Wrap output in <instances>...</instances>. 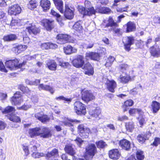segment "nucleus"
<instances>
[{"label":"nucleus","instance_id":"1","mask_svg":"<svg viewBox=\"0 0 160 160\" xmlns=\"http://www.w3.org/2000/svg\"><path fill=\"white\" fill-rule=\"evenodd\" d=\"M23 60L21 63H19V59L15 58L13 59L7 60L5 65L7 68L11 70L17 69L24 66L28 62L34 59V58L33 56L28 55L23 56Z\"/></svg>","mask_w":160,"mask_h":160},{"label":"nucleus","instance_id":"2","mask_svg":"<svg viewBox=\"0 0 160 160\" xmlns=\"http://www.w3.org/2000/svg\"><path fill=\"white\" fill-rule=\"evenodd\" d=\"M84 7L78 6V10L83 17L86 16L90 17L95 15L97 12L96 9L92 5L91 2L88 0L84 2Z\"/></svg>","mask_w":160,"mask_h":160},{"label":"nucleus","instance_id":"3","mask_svg":"<svg viewBox=\"0 0 160 160\" xmlns=\"http://www.w3.org/2000/svg\"><path fill=\"white\" fill-rule=\"evenodd\" d=\"M98 152L97 147L94 143L89 144L85 148L84 157L86 160H92Z\"/></svg>","mask_w":160,"mask_h":160},{"label":"nucleus","instance_id":"4","mask_svg":"<svg viewBox=\"0 0 160 160\" xmlns=\"http://www.w3.org/2000/svg\"><path fill=\"white\" fill-rule=\"evenodd\" d=\"M80 94L81 99L85 103L88 104L95 99V96L91 90L85 88L81 89Z\"/></svg>","mask_w":160,"mask_h":160},{"label":"nucleus","instance_id":"5","mask_svg":"<svg viewBox=\"0 0 160 160\" xmlns=\"http://www.w3.org/2000/svg\"><path fill=\"white\" fill-rule=\"evenodd\" d=\"M73 109L78 115L84 116L87 113L86 106L79 101H76L73 103Z\"/></svg>","mask_w":160,"mask_h":160},{"label":"nucleus","instance_id":"6","mask_svg":"<svg viewBox=\"0 0 160 160\" xmlns=\"http://www.w3.org/2000/svg\"><path fill=\"white\" fill-rule=\"evenodd\" d=\"M76 9L74 6H71L68 4H65V9H62V12L61 13L63 14V16L67 19L71 20L73 19L75 15Z\"/></svg>","mask_w":160,"mask_h":160},{"label":"nucleus","instance_id":"7","mask_svg":"<svg viewBox=\"0 0 160 160\" xmlns=\"http://www.w3.org/2000/svg\"><path fill=\"white\" fill-rule=\"evenodd\" d=\"M41 25L47 31L50 32L56 27L54 20L51 19L43 18L40 22Z\"/></svg>","mask_w":160,"mask_h":160},{"label":"nucleus","instance_id":"8","mask_svg":"<svg viewBox=\"0 0 160 160\" xmlns=\"http://www.w3.org/2000/svg\"><path fill=\"white\" fill-rule=\"evenodd\" d=\"M26 29L31 35H37L41 32V27L32 23H29V25L26 27Z\"/></svg>","mask_w":160,"mask_h":160},{"label":"nucleus","instance_id":"9","mask_svg":"<svg viewBox=\"0 0 160 160\" xmlns=\"http://www.w3.org/2000/svg\"><path fill=\"white\" fill-rule=\"evenodd\" d=\"M85 62L83 56L78 55L72 61V64L77 68H82Z\"/></svg>","mask_w":160,"mask_h":160},{"label":"nucleus","instance_id":"10","mask_svg":"<svg viewBox=\"0 0 160 160\" xmlns=\"http://www.w3.org/2000/svg\"><path fill=\"white\" fill-rule=\"evenodd\" d=\"M125 38V42L123 44L124 49L126 51L129 52L131 49V46L134 43V38L133 36H130L126 37Z\"/></svg>","mask_w":160,"mask_h":160},{"label":"nucleus","instance_id":"11","mask_svg":"<svg viewBox=\"0 0 160 160\" xmlns=\"http://www.w3.org/2000/svg\"><path fill=\"white\" fill-rule=\"evenodd\" d=\"M149 50L151 56L156 58L160 57V47L158 45H154L151 46Z\"/></svg>","mask_w":160,"mask_h":160},{"label":"nucleus","instance_id":"12","mask_svg":"<svg viewBox=\"0 0 160 160\" xmlns=\"http://www.w3.org/2000/svg\"><path fill=\"white\" fill-rule=\"evenodd\" d=\"M108 155L109 158L113 160H117L121 156V152L118 148L112 149L109 151Z\"/></svg>","mask_w":160,"mask_h":160},{"label":"nucleus","instance_id":"13","mask_svg":"<svg viewBox=\"0 0 160 160\" xmlns=\"http://www.w3.org/2000/svg\"><path fill=\"white\" fill-rule=\"evenodd\" d=\"M22 95L20 92L16 91L10 99L12 105H16L20 104Z\"/></svg>","mask_w":160,"mask_h":160},{"label":"nucleus","instance_id":"14","mask_svg":"<svg viewBox=\"0 0 160 160\" xmlns=\"http://www.w3.org/2000/svg\"><path fill=\"white\" fill-rule=\"evenodd\" d=\"M105 84L106 89L110 92L114 93L115 92V89L117 87V83L114 80L108 79Z\"/></svg>","mask_w":160,"mask_h":160},{"label":"nucleus","instance_id":"15","mask_svg":"<svg viewBox=\"0 0 160 160\" xmlns=\"http://www.w3.org/2000/svg\"><path fill=\"white\" fill-rule=\"evenodd\" d=\"M89 114L90 117L93 118L94 120L100 119L102 116L100 109L98 108L90 111Z\"/></svg>","mask_w":160,"mask_h":160},{"label":"nucleus","instance_id":"16","mask_svg":"<svg viewBox=\"0 0 160 160\" xmlns=\"http://www.w3.org/2000/svg\"><path fill=\"white\" fill-rule=\"evenodd\" d=\"M118 144L122 150L129 151L131 148V143L128 140L123 138L119 141Z\"/></svg>","mask_w":160,"mask_h":160},{"label":"nucleus","instance_id":"17","mask_svg":"<svg viewBox=\"0 0 160 160\" xmlns=\"http://www.w3.org/2000/svg\"><path fill=\"white\" fill-rule=\"evenodd\" d=\"M125 27V32L129 33L135 32L136 30V26L134 22L129 21L124 26Z\"/></svg>","mask_w":160,"mask_h":160},{"label":"nucleus","instance_id":"18","mask_svg":"<svg viewBox=\"0 0 160 160\" xmlns=\"http://www.w3.org/2000/svg\"><path fill=\"white\" fill-rule=\"evenodd\" d=\"M82 69L87 70L84 72L85 74L89 76L93 75L94 73V68L89 62H88L86 63H84Z\"/></svg>","mask_w":160,"mask_h":160},{"label":"nucleus","instance_id":"19","mask_svg":"<svg viewBox=\"0 0 160 160\" xmlns=\"http://www.w3.org/2000/svg\"><path fill=\"white\" fill-rule=\"evenodd\" d=\"M21 8L19 6L15 4L9 8L8 12L11 15H16L21 12Z\"/></svg>","mask_w":160,"mask_h":160},{"label":"nucleus","instance_id":"20","mask_svg":"<svg viewBox=\"0 0 160 160\" xmlns=\"http://www.w3.org/2000/svg\"><path fill=\"white\" fill-rule=\"evenodd\" d=\"M58 64L54 60L49 59L47 61L45 67L51 71H55L57 68Z\"/></svg>","mask_w":160,"mask_h":160},{"label":"nucleus","instance_id":"21","mask_svg":"<svg viewBox=\"0 0 160 160\" xmlns=\"http://www.w3.org/2000/svg\"><path fill=\"white\" fill-rule=\"evenodd\" d=\"M101 57V56L99 53L94 52H87L85 54L86 58H89L94 61H99L100 60Z\"/></svg>","mask_w":160,"mask_h":160},{"label":"nucleus","instance_id":"22","mask_svg":"<svg viewBox=\"0 0 160 160\" xmlns=\"http://www.w3.org/2000/svg\"><path fill=\"white\" fill-rule=\"evenodd\" d=\"M40 138H47L51 137L52 136V133L51 130L48 128L44 127L42 129V132H40Z\"/></svg>","mask_w":160,"mask_h":160},{"label":"nucleus","instance_id":"23","mask_svg":"<svg viewBox=\"0 0 160 160\" xmlns=\"http://www.w3.org/2000/svg\"><path fill=\"white\" fill-rule=\"evenodd\" d=\"M35 117L38 120L43 123H46L50 120V118L48 115L44 114H41L40 112H38L35 114Z\"/></svg>","mask_w":160,"mask_h":160},{"label":"nucleus","instance_id":"24","mask_svg":"<svg viewBox=\"0 0 160 160\" xmlns=\"http://www.w3.org/2000/svg\"><path fill=\"white\" fill-rule=\"evenodd\" d=\"M134 104L133 101L131 99H128L124 101L122 103L121 108L123 112L127 111L129 108L132 107Z\"/></svg>","mask_w":160,"mask_h":160},{"label":"nucleus","instance_id":"25","mask_svg":"<svg viewBox=\"0 0 160 160\" xmlns=\"http://www.w3.org/2000/svg\"><path fill=\"white\" fill-rule=\"evenodd\" d=\"M40 130L41 128L39 127H36L29 129L28 131L29 137L32 138L35 137L39 136Z\"/></svg>","mask_w":160,"mask_h":160},{"label":"nucleus","instance_id":"26","mask_svg":"<svg viewBox=\"0 0 160 160\" xmlns=\"http://www.w3.org/2000/svg\"><path fill=\"white\" fill-rule=\"evenodd\" d=\"M51 3L49 0H41L40 6L41 7L42 11L47 12L51 8Z\"/></svg>","mask_w":160,"mask_h":160},{"label":"nucleus","instance_id":"27","mask_svg":"<svg viewBox=\"0 0 160 160\" xmlns=\"http://www.w3.org/2000/svg\"><path fill=\"white\" fill-rule=\"evenodd\" d=\"M18 89L20 90L22 94H25L27 96H30L31 94V90L27 86H24L22 84L18 85Z\"/></svg>","mask_w":160,"mask_h":160},{"label":"nucleus","instance_id":"28","mask_svg":"<svg viewBox=\"0 0 160 160\" xmlns=\"http://www.w3.org/2000/svg\"><path fill=\"white\" fill-rule=\"evenodd\" d=\"M56 38L57 40L61 44H63L69 42L70 36L66 34H59Z\"/></svg>","mask_w":160,"mask_h":160},{"label":"nucleus","instance_id":"29","mask_svg":"<svg viewBox=\"0 0 160 160\" xmlns=\"http://www.w3.org/2000/svg\"><path fill=\"white\" fill-rule=\"evenodd\" d=\"M149 134L147 132L146 133L143 132L138 135L137 137V140L140 143L143 144L146 140L149 139Z\"/></svg>","mask_w":160,"mask_h":160},{"label":"nucleus","instance_id":"30","mask_svg":"<svg viewBox=\"0 0 160 160\" xmlns=\"http://www.w3.org/2000/svg\"><path fill=\"white\" fill-rule=\"evenodd\" d=\"M64 150L66 153L71 156H73L76 154L75 150L71 144L66 145Z\"/></svg>","mask_w":160,"mask_h":160},{"label":"nucleus","instance_id":"31","mask_svg":"<svg viewBox=\"0 0 160 160\" xmlns=\"http://www.w3.org/2000/svg\"><path fill=\"white\" fill-rule=\"evenodd\" d=\"M118 79L120 83L123 84L128 83L132 80L131 77L127 74H126L124 76L120 75L118 77Z\"/></svg>","mask_w":160,"mask_h":160},{"label":"nucleus","instance_id":"32","mask_svg":"<svg viewBox=\"0 0 160 160\" xmlns=\"http://www.w3.org/2000/svg\"><path fill=\"white\" fill-rule=\"evenodd\" d=\"M108 23L105 25H103V28H107L109 27H117L119 26V24L115 22L112 17L109 16L108 20Z\"/></svg>","mask_w":160,"mask_h":160},{"label":"nucleus","instance_id":"33","mask_svg":"<svg viewBox=\"0 0 160 160\" xmlns=\"http://www.w3.org/2000/svg\"><path fill=\"white\" fill-rule=\"evenodd\" d=\"M6 117L10 121L15 123H20L21 119L20 117L15 114L11 113L7 115Z\"/></svg>","mask_w":160,"mask_h":160},{"label":"nucleus","instance_id":"34","mask_svg":"<svg viewBox=\"0 0 160 160\" xmlns=\"http://www.w3.org/2000/svg\"><path fill=\"white\" fill-rule=\"evenodd\" d=\"M64 52L66 55H70L72 53H76L77 49L74 48L70 45H68L63 48Z\"/></svg>","mask_w":160,"mask_h":160},{"label":"nucleus","instance_id":"35","mask_svg":"<svg viewBox=\"0 0 160 160\" xmlns=\"http://www.w3.org/2000/svg\"><path fill=\"white\" fill-rule=\"evenodd\" d=\"M78 131L81 134L82 136H87V133L88 134L90 132V129L88 128H84L82 124L79 125L78 127Z\"/></svg>","mask_w":160,"mask_h":160},{"label":"nucleus","instance_id":"36","mask_svg":"<svg viewBox=\"0 0 160 160\" xmlns=\"http://www.w3.org/2000/svg\"><path fill=\"white\" fill-rule=\"evenodd\" d=\"M28 47L25 45L19 44L16 45L13 48L15 53L18 54L25 51Z\"/></svg>","mask_w":160,"mask_h":160},{"label":"nucleus","instance_id":"37","mask_svg":"<svg viewBox=\"0 0 160 160\" xmlns=\"http://www.w3.org/2000/svg\"><path fill=\"white\" fill-rule=\"evenodd\" d=\"M115 59V58L112 56H109L108 57L104 59L105 62L104 66L107 68L110 67Z\"/></svg>","mask_w":160,"mask_h":160},{"label":"nucleus","instance_id":"38","mask_svg":"<svg viewBox=\"0 0 160 160\" xmlns=\"http://www.w3.org/2000/svg\"><path fill=\"white\" fill-rule=\"evenodd\" d=\"M56 8L60 12H62L63 3L62 0H52Z\"/></svg>","mask_w":160,"mask_h":160},{"label":"nucleus","instance_id":"39","mask_svg":"<svg viewBox=\"0 0 160 160\" xmlns=\"http://www.w3.org/2000/svg\"><path fill=\"white\" fill-rule=\"evenodd\" d=\"M151 110L153 113H157L160 109V103L155 101L152 102L151 104Z\"/></svg>","mask_w":160,"mask_h":160},{"label":"nucleus","instance_id":"40","mask_svg":"<svg viewBox=\"0 0 160 160\" xmlns=\"http://www.w3.org/2000/svg\"><path fill=\"white\" fill-rule=\"evenodd\" d=\"M17 39V35L14 34L10 33L4 35L2 39L5 42H11L15 41Z\"/></svg>","mask_w":160,"mask_h":160},{"label":"nucleus","instance_id":"41","mask_svg":"<svg viewBox=\"0 0 160 160\" xmlns=\"http://www.w3.org/2000/svg\"><path fill=\"white\" fill-rule=\"evenodd\" d=\"M38 88L42 90L48 91L52 94L54 92V90L53 88L49 85H44L42 83L38 85Z\"/></svg>","mask_w":160,"mask_h":160},{"label":"nucleus","instance_id":"42","mask_svg":"<svg viewBox=\"0 0 160 160\" xmlns=\"http://www.w3.org/2000/svg\"><path fill=\"white\" fill-rule=\"evenodd\" d=\"M136 113L139 114H142L144 113L143 112L140 108H131L128 110V113L131 116H134Z\"/></svg>","mask_w":160,"mask_h":160},{"label":"nucleus","instance_id":"43","mask_svg":"<svg viewBox=\"0 0 160 160\" xmlns=\"http://www.w3.org/2000/svg\"><path fill=\"white\" fill-rule=\"evenodd\" d=\"M50 13L53 17L56 18L57 21L59 24L62 23V19L61 15L58 13H57L54 10L51 9Z\"/></svg>","mask_w":160,"mask_h":160},{"label":"nucleus","instance_id":"44","mask_svg":"<svg viewBox=\"0 0 160 160\" xmlns=\"http://www.w3.org/2000/svg\"><path fill=\"white\" fill-rule=\"evenodd\" d=\"M125 126L127 131L132 132L134 128V122L132 121L126 122L125 123Z\"/></svg>","mask_w":160,"mask_h":160},{"label":"nucleus","instance_id":"45","mask_svg":"<svg viewBox=\"0 0 160 160\" xmlns=\"http://www.w3.org/2000/svg\"><path fill=\"white\" fill-rule=\"evenodd\" d=\"M80 121L77 119H67L66 120L62 122V123L65 126L71 127L73 126V124L71 122H74L78 123H80Z\"/></svg>","mask_w":160,"mask_h":160},{"label":"nucleus","instance_id":"46","mask_svg":"<svg viewBox=\"0 0 160 160\" xmlns=\"http://www.w3.org/2000/svg\"><path fill=\"white\" fill-rule=\"evenodd\" d=\"M58 150L54 148L50 152H48L46 154V157L48 158L55 157V156H58Z\"/></svg>","mask_w":160,"mask_h":160},{"label":"nucleus","instance_id":"47","mask_svg":"<svg viewBox=\"0 0 160 160\" xmlns=\"http://www.w3.org/2000/svg\"><path fill=\"white\" fill-rule=\"evenodd\" d=\"M136 158L137 160H144L145 155L144 152L141 150H138L135 152Z\"/></svg>","mask_w":160,"mask_h":160},{"label":"nucleus","instance_id":"48","mask_svg":"<svg viewBox=\"0 0 160 160\" xmlns=\"http://www.w3.org/2000/svg\"><path fill=\"white\" fill-rule=\"evenodd\" d=\"M97 147L99 149H101L104 148L107 146V144L102 140H100L95 142Z\"/></svg>","mask_w":160,"mask_h":160},{"label":"nucleus","instance_id":"49","mask_svg":"<svg viewBox=\"0 0 160 160\" xmlns=\"http://www.w3.org/2000/svg\"><path fill=\"white\" fill-rule=\"evenodd\" d=\"M74 30L78 32H80L82 31L83 29L81 25V21H78L74 24L73 27Z\"/></svg>","mask_w":160,"mask_h":160},{"label":"nucleus","instance_id":"50","mask_svg":"<svg viewBox=\"0 0 160 160\" xmlns=\"http://www.w3.org/2000/svg\"><path fill=\"white\" fill-rule=\"evenodd\" d=\"M15 111L14 107L8 106L6 107L2 112L3 114H7L12 112H15Z\"/></svg>","mask_w":160,"mask_h":160},{"label":"nucleus","instance_id":"51","mask_svg":"<svg viewBox=\"0 0 160 160\" xmlns=\"http://www.w3.org/2000/svg\"><path fill=\"white\" fill-rule=\"evenodd\" d=\"M58 60L59 65L61 67L67 68L69 66L70 64L68 62H64L61 58H59Z\"/></svg>","mask_w":160,"mask_h":160},{"label":"nucleus","instance_id":"52","mask_svg":"<svg viewBox=\"0 0 160 160\" xmlns=\"http://www.w3.org/2000/svg\"><path fill=\"white\" fill-rule=\"evenodd\" d=\"M37 2L36 0H31L29 2L28 6L29 8L31 9H33L37 7Z\"/></svg>","mask_w":160,"mask_h":160},{"label":"nucleus","instance_id":"53","mask_svg":"<svg viewBox=\"0 0 160 160\" xmlns=\"http://www.w3.org/2000/svg\"><path fill=\"white\" fill-rule=\"evenodd\" d=\"M30 150L31 152H32V155L33 157L36 158H37L36 156H35L36 155L38 154V153H36L37 151V148L35 145H33L32 147L30 148Z\"/></svg>","mask_w":160,"mask_h":160},{"label":"nucleus","instance_id":"54","mask_svg":"<svg viewBox=\"0 0 160 160\" xmlns=\"http://www.w3.org/2000/svg\"><path fill=\"white\" fill-rule=\"evenodd\" d=\"M113 32L114 34H116L117 36H122V32L120 28H114L113 29Z\"/></svg>","mask_w":160,"mask_h":160},{"label":"nucleus","instance_id":"55","mask_svg":"<svg viewBox=\"0 0 160 160\" xmlns=\"http://www.w3.org/2000/svg\"><path fill=\"white\" fill-rule=\"evenodd\" d=\"M159 144H160V138L155 137L154 138L153 142L151 145L153 146L156 147Z\"/></svg>","mask_w":160,"mask_h":160},{"label":"nucleus","instance_id":"56","mask_svg":"<svg viewBox=\"0 0 160 160\" xmlns=\"http://www.w3.org/2000/svg\"><path fill=\"white\" fill-rule=\"evenodd\" d=\"M74 141L79 147H81V145L84 142V141L79 137H77Z\"/></svg>","mask_w":160,"mask_h":160},{"label":"nucleus","instance_id":"57","mask_svg":"<svg viewBox=\"0 0 160 160\" xmlns=\"http://www.w3.org/2000/svg\"><path fill=\"white\" fill-rule=\"evenodd\" d=\"M129 68V66L127 64H122L119 66V69L121 72L127 70Z\"/></svg>","mask_w":160,"mask_h":160},{"label":"nucleus","instance_id":"58","mask_svg":"<svg viewBox=\"0 0 160 160\" xmlns=\"http://www.w3.org/2000/svg\"><path fill=\"white\" fill-rule=\"evenodd\" d=\"M22 149L24 152L25 155L26 156H27L30 153L28 147L25 146L23 144L22 145Z\"/></svg>","mask_w":160,"mask_h":160},{"label":"nucleus","instance_id":"59","mask_svg":"<svg viewBox=\"0 0 160 160\" xmlns=\"http://www.w3.org/2000/svg\"><path fill=\"white\" fill-rule=\"evenodd\" d=\"M49 45V42H45L41 44V47L43 49H50Z\"/></svg>","mask_w":160,"mask_h":160},{"label":"nucleus","instance_id":"60","mask_svg":"<svg viewBox=\"0 0 160 160\" xmlns=\"http://www.w3.org/2000/svg\"><path fill=\"white\" fill-rule=\"evenodd\" d=\"M0 71L4 72H8V71L5 68L3 63L1 61H0Z\"/></svg>","mask_w":160,"mask_h":160},{"label":"nucleus","instance_id":"61","mask_svg":"<svg viewBox=\"0 0 160 160\" xmlns=\"http://www.w3.org/2000/svg\"><path fill=\"white\" fill-rule=\"evenodd\" d=\"M129 119L128 117L126 115H123L122 116L119 117L118 120L119 121H123L125 120H128Z\"/></svg>","mask_w":160,"mask_h":160},{"label":"nucleus","instance_id":"62","mask_svg":"<svg viewBox=\"0 0 160 160\" xmlns=\"http://www.w3.org/2000/svg\"><path fill=\"white\" fill-rule=\"evenodd\" d=\"M128 8V6H126L124 8H119L117 9V11L118 12H127V11Z\"/></svg>","mask_w":160,"mask_h":160},{"label":"nucleus","instance_id":"63","mask_svg":"<svg viewBox=\"0 0 160 160\" xmlns=\"http://www.w3.org/2000/svg\"><path fill=\"white\" fill-rule=\"evenodd\" d=\"M6 124L4 122L0 120V130L4 129L6 126Z\"/></svg>","mask_w":160,"mask_h":160},{"label":"nucleus","instance_id":"64","mask_svg":"<svg viewBox=\"0 0 160 160\" xmlns=\"http://www.w3.org/2000/svg\"><path fill=\"white\" fill-rule=\"evenodd\" d=\"M137 45L139 48H142L144 46V42L140 39L138 41Z\"/></svg>","mask_w":160,"mask_h":160}]
</instances>
